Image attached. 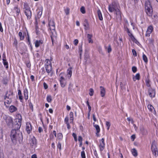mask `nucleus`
<instances>
[{
  "label": "nucleus",
  "instance_id": "1",
  "mask_svg": "<svg viewBox=\"0 0 158 158\" xmlns=\"http://www.w3.org/2000/svg\"><path fill=\"white\" fill-rule=\"evenodd\" d=\"M16 121L18 122V123L15 125L17 130L13 129L12 130L10 135V137L12 141L14 143H15L17 140H20L22 139V133L19 131L18 130V129H19L20 127L21 120L19 119H16Z\"/></svg>",
  "mask_w": 158,
  "mask_h": 158
},
{
  "label": "nucleus",
  "instance_id": "2",
  "mask_svg": "<svg viewBox=\"0 0 158 158\" xmlns=\"http://www.w3.org/2000/svg\"><path fill=\"white\" fill-rule=\"evenodd\" d=\"M150 1H147L145 3V9L147 14L149 16H152V10L151 5V2Z\"/></svg>",
  "mask_w": 158,
  "mask_h": 158
},
{
  "label": "nucleus",
  "instance_id": "3",
  "mask_svg": "<svg viewBox=\"0 0 158 158\" xmlns=\"http://www.w3.org/2000/svg\"><path fill=\"white\" fill-rule=\"evenodd\" d=\"M24 13L27 17V19L29 20L31 16V13L30 10V8L27 3L24 4Z\"/></svg>",
  "mask_w": 158,
  "mask_h": 158
},
{
  "label": "nucleus",
  "instance_id": "4",
  "mask_svg": "<svg viewBox=\"0 0 158 158\" xmlns=\"http://www.w3.org/2000/svg\"><path fill=\"white\" fill-rule=\"evenodd\" d=\"M4 118L7 125L9 127H12L13 125V122L12 118L10 116H6L5 115L4 117Z\"/></svg>",
  "mask_w": 158,
  "mask_h": 158
},
{
  "label": "nucleus",
  "instance_id": "5",
  "mask_svg": "<svg viewBox=\"0 0 158 158\" xmlns=\"http://www.w3.org/2000/svg\"><path fill=\"white\" fill-rule=\"evenodd\" d=\"M50 29L51 31L52 35H51V37L53 43L54 40V37H56L57 36L56 32L55 31V26L50 27Z\"/></svg>",
  "mask_w": 158,
  "mask_h": 158
},
{
  "label": "nucleus",
  "instance_id": "6",
  "mask_svg": "<svg viewBox=\"0 0 158 158\" xmlns=\"http://www.w3.org/2000/svg\"><path fill=\"white\" fill-rule=\"evenodd\" d=\"M155 142H153L151 145V150L155 156H156L158 155V152L156 145L154 143Z\"/></svg>",
  "mask_w": 158,
  "mask_h": 158
},
{
  "label": "nucleus",
  "instance_id": "7",
  "mask_svg": "<svg viewBox=\"0 0 158 158\" xmlns=\"http://www.w3.org/2000/svg\"><path fill=\"white\" fill-rule=\"evenodd\" d=\"M28 143L30 144L31 147H35L36 144V142L35 138L34 137L31 138L29 139Z\"/></svg>",
  "mask_w": 158,
  "mask_h": 158
},
{
  "label": "nucleus",
  "instance_id": "8",
  "mask_svg": "<svg viewBox=\"0 0 158 158\" xmlns=\"http://www.w3.org/2000/svg\"><path fill=\"white\" fill-rule=\"evenodd\" d=\"M45 68L47 73L48 74H49V73H50V75L52 76V73L51 72L52 65L50 63L49 64L46 65Z\"/></svg>",
  "mask_w": 158,
  "mask_h": 158
},
{
  "label": "nucleus",
  "instance_id": "9",
  "mask_svg": "<svg viewBox=\"0 0 158 158\" xmlns=\"http://www.w3.org/2000/svg\"><path fill=\"white\" fill-rule=\"evenodd\" d=\"M140 131L141 133L143 135H146L148 134V132L147 130L145 129V128L143 127H140Z\"/></svg>",
  "mask_w": 158,
  "mask_h": 158
},
{
  "label": "nucleus",
  "instance_id": "10",
  "mask_svg": "<svg viewBox=\"0 0 158 158\" xmlns=\"http://www.w3.org/2000/svg\"><path fill=\"white\" fill-rule=\"evenodd\" d=\"M100 95L102 97H104L105 95L106 91L105 89L102 86H100Z\"/></svg>",
  "mask_w": 158,
  "mask_h": 158
},
{
  "label": "nucleus",
  "instance_id": "11",
  "mask_svg": "<svg viewBox=\"0 0 158 158\" xmlns=\"http://www.w3.org/2000/svg\"><path fill=\"white\" fill-rule=\"evenodd\" d=\"M26 129L28 134H29L31 129V126L30 123H27L26 125Z\"/></svg>",
  "mask_w": 158,
  "mask_h": 158
},
{
  "label": "nucleus",
  "instance_id": "12",
  "mask_svg": "<svg viewBox=\"0 0 158 158\" xmlns=\"http://www.w3.org/2000/svg\"><path fill=\"white\" fill-rule=\"evenodd\" d=\"M148 94L151 97H154L155 95V91L152 89H150L148 90Z\"/></svg>",
  "mask_w": 158,
  "mask_h": 158
},
{
  "label": "nucleus",
  "instance_id": "13",
  "mask_svg": "<svg viewBox=\"0 0 158 158\" xmlns=\"http://www.w3.org/2000/svg\"><path fill=\"white\" fill-rule=\"evenodd\" d=\"M65 79L64 77L62 76L60 77V85L62 87H64L65 85V83L64 82Z\"/></svg>",
  "mask_w": 158,
  "mask_h": 158
},
{
  "label": "nucleus",
  "instance_id": "14",
  "mask_svg": "<svg viewBox=\"0 0 158 158\" xmlns=\"http://www.w3.org/2000/svg\"><path fill=\"white\" fill-rule=\"evenodd\" d=\"M43 43V41L41 40H36L35 42V46L37 48L39 47L40 44H41Z\"/></svg>",
  "mask_w": 158,
  "mask_h": 158
},
{
  "label": "nucleus",
  "instance_id": "15",
  "mask_svg": "<svg viewBox=\"0 0 158 158\" xmlns=\"http://www.w3.org/2000/svg\"><path fill=\"white\" fill-rule=\"evenodd\" d=\"M127 83L126 82H124L123 83L122 82L120 83V85L121 89L122 90H126V85Z\"/></svg>",
  "mask_w": 158,
  "mask_h": 158
},
{
  "label": "nucleus",
  "instance_id": "16",
  "mask_svg": "<svg viewBox=\"0 0 158 158\" xmlns=\"http://www.w3.org/2000/svg\"><path fill=\"white\" fill-rule=\"evenodd\" d=\"M17 110V108L14 106H11L9 107V110L10 112H13Z\"/></svg>",
  "mask_w": 158,
  "mask_h": 158
},
{
  "label": "nucleus",
  "instance_id": "17",
  "mask_svg": "<svg viewBox=\"0 0 158 158\" xmlns=\"http://www.w3.org/2000/svg\"><path fill=\"white\" fill-rule=\"evenodd\" d=\"M153 30V27L152 26H150L148 27V28L147 31V34L146 36H148V35H149L152 32Z\"/></svg>",
  "mask_w": 158,
  "mask_h": 158
},
{
  "label": "nucleus",
  "instance_id": "18",
  "mask_svg": "<svg viewBox=\"0 0 158 158\" xmlns=\"http://www.w3.org/2000/svg\"><path fill=\"white\" fill-rule=\"evenodd\" d=\"M133 79L134 81H135L136 80H139L140 79V74L139 73H137L135 76H133Z\"/></svg>",
  "mask_w": 158,
  "mask_h": 158
},
{
  "label": "nucleus",
  "instance_id": "19",
  "mask_svg": "<svg viewBox=\"0 0 158 158\" xmlns=\"http://www.w3.org/2000/svg\"><path fill=\"white\" fill-rule=\"evenodd\" d=\"M71 68H70L69 69H68L67 70V74H68V78L69 79L70 78L72 73V72L71 70Z\"/></svg>",
  "mask_w": 158,
  "mask_h": 158
},
{
  "label": "nucleus",
  "instance_id": "20",
  "mask_svg": "<svg viewBox=\"0 0 158 158\" xmlns=\"http://www.w3.org/2000/svg\"><path fill=\"white\" fill-rule=\"evenodd\" d=\"M83 24L85 27V30L88 29L89 28V25L88 23V21L86 20H85L84 21Z\"/></svg>",
  "mask_w": 158,
  "mask_h": 158
},
{
  "label": "nucleus",
  "instance_id": "21",
  "mask_svg": "<svg viewBox=\"0 0 158 158\" xmlns=\"http://www.w3.org/2000/svg\"><path fill=\"white\" fill-rule=\"evenodd\" d=\"M94 126L95 127V128L97 130V132L96 134L98 136H99L98 133L100 131V129L99 126L98 125H94Z\"/></svg>",
  "mask_w": 158,
  "mask_h": 158
},
{
  "label": "nucleus",
  "instance_id": "22",
  "mask_svg": "<svg viewBox=\"0 0 158 158\" xmlns=\"http://www.w3.org/2000/svg\"><path fill=\"white\" fill-rule=\"evenodd\" d=\"M131 152L133 156L136 157L138 155V153L137 150L135 148H133L131 150Z\"/></svg>",
  "mask_w": 158,
  "mask_h": 158
},
{
  "label": "nucleus",
  "instance_id": "23",
  "mask_svg": "<svg viewBox=\"0 0 158 158\" xmlns=\"http://www.w3.org/2000/svg\"><path fill=\"white\" fill-rule=\"evenodd\" d=\"M97 13L99 20H102L103 19V18L102 17V14L99 10H98Z\"/></svg>",
  "mask_w": 158,
  "mask_h": 158
},
{
  "label": "nucleus",
  "instance_id": "24",
  "mask_svg": "<svg viewBox=\"0 0 158 158\" xmlns=\"http://www.w3.org/2000/svg\"><path fill=\"white\" fill-rule=\"evenodd\" d=\"M92 35H90L89 34H88L87 35V38L88 40L89 43H93V40L91 39V38L92 37Z\"/></svg>",
  "mask_w": 158,
  "mask_h": 158
},
{
  "label": "nucleus",
  "instance_id": "25",
  "mask_svg": "<svg viewBox=\"0 0 158 158\" xmlns=\"http://www.w3.org/2000/svg\"><path fill=\"white\" fill-rule=\"evenodd\" d=\"M3 63L5 66H6V68H8V63L6 61V57H5V58H3L2 59Z\"/></svg>",
  "mask_w": 158,
  "mask_h": 158
},
{
  "label": "nucleus",
  "instance_id": "26",
  "mask_svg": "<svg viewBox=\"0 0 158 158\" xmlns=\"http://www.w3.org/2000/svg\"><path fill=\"white\" fill-rule=\"evenodd\" d=\"M114 9V10H116V9L118 8L117 5L115 2H113L112 3V4L110 5Z\"/></svg>",
  "mask_w": 158,
  "mask_h": 158
},
{
  "label": "nucleus",
  "instance_id": "27",
  "mask_svg": "<svg viewBox=\"0 0 158 158\" xmlns=\"http://www.w3.org/2000/svg\"><path fill=\"white\" fill-rule=\"evenodd\" d=\"M11 102V100H10V98H9V100H6V101L4 102L5 105L6 106V107H9V106H8L6 105V104H10Z\"/></svg>",
  "mask_w": 158,
  "mask_h": 158
},
{
  "label": "nucleus",
  "instance_id": "28",
  "mask_svg": "<svg viewBox=\"0 0 158 158\" xmlns=\"http://www.w3.org/2000/svg\"><path fill=\"white\" fill-rule=\"evenodd\" d=\"M105 143L102 144L101 143H100L99 145V148L100 150L101 151H102L104 149L105 147Z\"/></svg>",
  "mask_w": 158,
  "mask_h": 158
},
{
  "label": "nucleus",
  "instance_id": "29",
  "mask_svg": "<svg viewBox=\"0 0 158 158\" xmlns=\"http://www.w3.org/2000/svg\"><path fill=\"white\" fill-rule=\"evenodd\" d=\"M143 59L144 62L147 63L148 62V58L146 56L144 55V54H143Z\"/></svg>",
  "mask_w": 158,
  "mask_h": 158
},
{
  "label": "nucleus",
  "instance_id": "30",
  "mask_svg": "<svg viewBox=\"0 0 158 158\" xmlns=\"http://www.w3.org/2000/svg\"><path fill=\"white\" fill-rule=\"evenodd\" d=\"M146 84L147 86L148 87H150V81L148 78H147L146 80Z\"/></svg>",
  "mask_w": 158,
  "mask_h": 158
},
{
  "label": "nucleus",
  "instance_id": "31",
  "mask_svg": "<svg viewBox=\"0 0 158 158\" xmlns=\"http://www.w3.org/2000/svg\"><path fill=\"white\" fill-rule=\"evenodd\" d=\"M70 117V120L71 121V123L73 122V113L72 112H71L69 114Z\"/></svg>",
  "mask_w": 158,
  "mask_h": 158
},
{
  "label": "nucleus",
  "instance_id": "32",
  "mask_svg": "<svg viewBox=\"0 0 158 158\" xmlns=\"http://www.w3.org/2000/svg\"><path fill=\"white\" fill-rule=\"evenodd\" d=\"M24 96L25 99L26 100H27L28 98V94H27V89H26V90L24 91Z\"/></svg>",
  "mask_w": 158,
  "mask_h": 158
},
{
  "label": "nucleus",
  "instance_id": "33",
  "mask_svg": "<svg viewBox=\"0 0 158 158\" xmlns=\"http://www.w3.org/2000/svg\"><path fill=\"white\" fill-rule=\"evenodd\" d=\"M48 25L49 27L55 26V23L53 21H50L49 22Z\"/></svg>",
  "mask_w": 158,
  "mask_h": 158
},
{
  "label": "nucleus",
  "instance_id": "34",
  "mask_svg": "<svg viewBox=\"0 0 158 158\" xmlns=\"http://www.w3.org/2000/svg\"><path fill=\"white\" fill-rule=\"evenodd\" d=\"M80 11L82 14H85V8L84 7L82 6L80 8Z\"/></svg>",
  "mask_w": 158,
  "mask_h": 158
},
{
  "label": "nucleus",
  "instance_id": "35",
  "mask_svg": "<svg viewBox=\"0 0 158 158\" xmlns=\"http://www.w3.org/2000/svg\"><path fill=\"white\" fill-rule=\"evenodd\" d=\"M22 34L21 32H19V35L20 37L21 40H23L24 38V35L22 36Z\"/></svg>",
  "mask_w": 158,
  "mask_h": 158
},
{
  "label": "nucleus",
  "instance_id": "36",
  "mask_svg": "<svg viewBox=\"0 0 158 158\" xmlns=\"http://www.w3.org/2000/svg\"><path fill=\"white\" fill-rule=\"evenodd\" d=\"M15 10H16L17 15H19V13L20 12V10L18 9L17 7H15Z\"/></svg>",
  "mask_w": 158,
  "mask_h": 158
},
{
  "label": "nucleus",
  "instance_id": "37",
  "mask_svg": "<svg viewBox=\"0 0 158 158\" xmlns=\"http://www.w3.org/2000/svg\"><path fill=\"white\" fill-rule=\"evenodd\" d=\"M57 138L59 139H62L63 138L62 134L61 133H59L57 134Z\"/></svg>",
  "mask_w": 158,
  "mask_h": 158
},
{
  "label": "nucleus",
  "instance_id": "38",
  "mask_svg": "<svg viewBox=\"0 0 158 158\" xmlns=\"http://www.w3.org/2000/svg\"><path fill=\"white\" fill-rule=\"evenodd\" d=\"M89 94L90 96H92L94 94V90L93 89L90 88L89 89Z\"/></svg>",
  "mask_w": 158,
  "mask_h": 158
},
{
  "label": "nucleus",
  "instance_id": "39",
  "mask_svg": "<svg viewBox=\"0 0 158 158\" xmlns=\"http://www.w3.org/2000/svg\"><path fill=\"white\" fill-rule=\"evenodd\" d=\"M108 9H109V11L111 12H112L113 11L115 10L114 9V8H112V7L110 5H109V6Z\"/></svg>",
  "mask_w": 158,
  "mask_h": 158
},
{
  "label": "nucleus",
  "instance_id": "40",
  "mask_svg": "<svg viewBox=\"0 0 158 158\" xmlns=\"http://www.w3.org/2000/svg\"><path fill=\"white\" fill-rule=\"evenodd\" d=\"M116 18L117 19H118V20L119 21H121V14H117L116 15Z\"/></svg>",
  "mask_w": 158,
  "mask_h": 158
},
{
  "label": "nucleus",
  "instance_id": "41",
  "mask_svg": "<svg viewBox=\"0 0 158 158\" xmlns=\"http://www.w3.org/2000/svg\"><path fill=\"white\" fill-rule=\"evenodd\" d=\"M106 125L107 127V130H108L109 129V128L110 127V124L109 122H108V121L106 122Z\"/></svg>",
  "mask_w": 158,
  "mask_h": 158
},
{
  "label": "nucleus",
  "instance_id": "42",
  "mask_svg": "<svg viewBox=\"0 0 158 158\" xmlns=\"http://www.w3.org/2000/svg\"><path fill=\"white\" fill-rule=\"evenodd\" d=\"M65 12L66 15H68L69 14V9L68 8H67L64 10Z\"/></svg>",
  "mask_w": 158,
  "mask_h": 158
},
{
  "label": "nucleus",
  "instance_id": "43",
  "mask_svg": "<svg viewBox=\"0 0 158 158\" xmlns=\"http://www.w3.org/2000/svg\"><path fill=\"white\" fill-rule=\"evenodd\" d=\"M47 100L49 102H51L52 98L51 96H49L47 97Z\"/></svg>",
  "mask_w": 158,
  "mask_h": 158
},
{
  "label": "nucleus",
  "instance_id": "44",
  "mask_svg": "<svg viewBox=\"0 0 158 158\" xmlns=\"http://www.w3.org/2000/svg\"><path fill=\"white\" fill-rule=\"evenodd\" d=\"M81 156L82 158H85V153L84 151H82L81 152Z\"/></svg>",
  "mask_w": 158,
  "mask_h": 158
},
{
  "label": "nucleus",
  "instance_id": "45",
  "mask_svg": "<svg viewBox=\"0 0 158 158\" xmlns=\"http://www.w3.org/2000/svg\"><path fill=\"white\" fill-rule=\"evenodd\" d=\"M86 104L88 106V109H89V112H90L91 110V107L90 106L89 102L88 101H87L86 102Z\"/></svg>",
  "mask_w": 158,
  "mask_h": 158
},
{
  "label": "nucleus",
  "instance_id": "46",
  "mask_svg": "<svg viewBox=\"0 0 158 158\" xmlns=\"http://www.w3.org/2000/svg\"><path fill=\"white\" fill-rule=\"evenodd\" d=\"M112 50L111 46L110 45H109L108 46V47L107 48V51L108 53L110 52Z\"/></svg>",
  "mask_w": 158,
  "mask_h": 158
},
{
  "label": "nucleus",
  "instance_id": "47",
  "mask_svg": "<svg viewBox=\"0 0 158 158\" xmlns=\"http://www.w3.org/2000/svg\"><path fill=\"white\" fill-rule=\"evenodd\" d=\"M132 69L133 72L134 73H135L137 70L136 67L135 66H133L132 68Z\"/></svg>",
  "mask_w": 158,
  "mask_h": 158
},
{
  "label": "nucleus",
  "instance_id": "48",
  "mask_svg": "<svg viewBox=\"0 0 158 158\" xmlns=\"http://www.w3.org/2000/svg\"><path fill=\"white\" fill-rule=\"evenodd\" d=\"M148 108L150 110L152 111V109L154 108L151 105H148Z\"/></svg>",
  "mask_w": 158,
  "mask_h": 158
},
{
  "label": "nucleus",
  "instance_id": "49",
  "mask_svg": "<svg viewBox=\"0 0 158 158\" xmlns=\"http://www.w3.org/2000/svg\"><path fill=\"white\" fill-rule=\"evenodd\" d=\"M42 10L41 11H39L38 13L37 17H38V19L39 18H40V17H41V16L42 15Z\"/></svg>",
  "mask_w": 158,
  "mask_h": 158
},
{
  "label": "nucleus",
  "instance_id": "50",
  "mask_svg": "<svg viewBox=\"0 0 158 158\" xmlns=\"http://www.w3.org/2000/svg\"><path fill=\"white\" fill-rule=\"evenodd\" d=\"M78 43V40L77 39H75L74 40L73 44L75 45H77Z\"/></svg>",
  "mask_w": 158,
  "mask_h": 158
},
{
  "label": "nucleus",
  "instance_id": "51",
  "mask_svg": "<svg viewBox=\"0 0 158 158\" xmlns=\"http://www.w3.org/2000/svg\"><path fill=\"white\" fill-rule=\"evenodd\" d=\"M114 11H116V15L121 14V12L119 10L118 8L116 9V10H115Z\"/></svg>",
  "mask_w": 158,
  "mask_h": 158
},
{
  "label": "nucleus",
  "instance_id": "52",
  "mask_svg": "<svg viewBox=\"0 0 158 158\" xmlns=\"http://www.w3.org/2000/svg\"><path fill=\"white\" fill-rule=\"evenodd\" d=\"M132 53H133V55L136 56H137V53H136V51H135V50L134 49H133L132 50Z\"/></svg>",
  "mask_w": 158,
  "mask_h": 158
},
{
  "label": "nucleus",
  "instance_id": "53",
  "mask_svg": "<svg viewBox=\"0 0 158 158\" xmlns=\"http://www.w3.org/2000/svg\"><path fill=\"white\" fill-rule=\"evenodd\" d=\"M8 93V91H7L6 94V96H5L4 98L5 99H6L7 98L8 99H9V97L10 96V94H9L8 95V96H7V94Z\"/></svg>",
  "mask_w": 158,
  "mask_h": 158
},
{
  "label": "nucleus",
  "instance_id": "54",
  "mask_svg": "<svg viewBox=\"0 0 158 158\" xmlns=\"http://www.w3.org/2000/svg\"><path fill=\"white\" fill-rule=\"evenodd\" d=\"M79 52H80V58H81V52L82 51L81 46L79 48Z\"/></svg>",
  "mask_w": 158,
  "mask_h": 158
},
{
  "label": "nucleus",
  "instance_id": "55",
  "mask_svg": "<svg viewBox=\"0 0 158 158\" xmlns=\"http://www.w3.org/2000/svg\"><path fill=\"white\" fill-rule=\"evenodd\" d=\"M57 147L60 150H61V144L60 143H58L57 145Z\"/></svg>",
  "mask_w": 158,
  "mask_h": 158
},
{
  "label": "nucleus",
  "instance_id": "56",
  "mask_svg": "<svg viewBox=\"0 0 158 158\" xmlns=\"http://www.w3.org/2000/svg\"><path fill=\"white\" fill-rule=\"evenodd\" d=\"M89 58V56L88 55H85V62H86Z\"/></svg>",
  "mask_w": 158,
  "mask_h": 158
},
{
  "label": "nucleus",
  "instance_id": "57",
  "mask_svg": "<svg viewBox=\"0 0 158 158\" xmlns=\"http://www.w3.org/2000/svg\"><path fill=\"white\" fill-rule=\"evenodd\" d=\"M124 29L125 31H127V32H129V30L127 26H125L124 27Z\"/></svg>",
  "mask_w": 158,
  "mask_h": 158
},
{
  "label": "nucleus",
  "instance_id": "58",
  "mask_svg": "<svg viewBox=\"0 0 158 158\" xmlns=\"http://www.w3.org/2000/svg\"><path fill=\"white\" fill-rule=\"evenodd\" d=\"M78 140L80 142H82V137L80 136L78 137Z\"/></svg>",
  "mask_w": 158,
  "mask_h": 158
},
{
  "label": "nucleus",
  "instance_id": "59",
  "mask_svg": "<svg viewBox=\"0 0 158 158\" xmlns=\"http://www.w3.org/2000/svg\"><path fill=\"white\" fill-rule=\"evenodd\" d=\"M128 33V35L131 38V37H133V35L130 32V31H129V32H127Z\"/></svg>",
  "mask_w": 158,
  "mask_h": 158
},
{
  "label": "nucleus",
  "instance_id": "60",
  "mask_svg": "<svg viewBox=\"0 0 158 158\" xmlns=\"http://www.w3.org/2000/svg\"><path fill=\"white\" fill-rule=\"evenodd\" d=\"M0 31L2 32L3 31V29L1 22H0Z\"/></svg>",
  "mask_w": 158,
  "mask_h": 158
},
{
  "label": "nucleus",
  "instance_id": "61",
  "mask_svg": "<svg viewBox=\"0 0 158 158\" xmlns=\"http://www.w3.org/2000/svg\"><path fill=\"white\" fill-rule=\"evenodd\" d=\"M69 119L67 117H66L64 119V121L66 122V124L67 123H68Z\"/></svg>",
  "mask_w": 158,
  "mask_h": 158
},
{
  "label": "nucleus",
  "instance_id": "62",
  "mask_svg": "<svg viewBox=\"0 0 158 158\" xmlns=\"http://www.w3.org/2000/svg\"><path fill=\"white\" fill-rule=\"evenodd\" d=\"M44 88L45 89H47L48 88V86L45 83H44Z\"/></svg>",
  "mask_w": 158,
  "mask_h": 158
},
{
  "label": "nucleus",
  "instance_id": "63",
  "mask_svg": "<svg viewBox=\"0 0 158 158\" xmlns=\"http://www.w3.org/2000/svg\"><path fill=\"white\" fill-rule=\"evenodd\" d=\"M135 135H131V139H132V141H134L135 139Z\"/></svg>",
  "mask_w": 158,
  "mask_h": 158
},
{
  "label": "nucleus",
  "instance_id": "64",
  "mask_svg": "<svg viewBox=\"0 0 158 158\" xmlns=\"http://www.w3.org/2000/svg\"><path fill=\"white\" fill-rule=\"evenodd\" d=\"M31 158H37L36 155L35 154L32 155L31 156Z\"/></svg>",
  "mask_w": 158,
  "mask_h": 158
}]
</instances>
